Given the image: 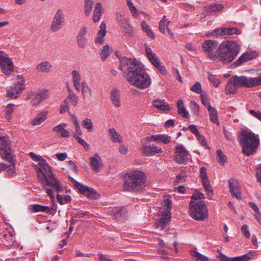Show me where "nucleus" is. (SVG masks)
<instances>
[{
	"label": "nucleus",
	"instance_id": "19",
	"mask_svg": "<svg viewBox=\"0 0 261 261\" xmlns=\"http://www.w3.org/2000/svg\"><path fill=\"white\" fill-rule=\"evenodd\" d=\"M90 165L96 172H99L102 167V160L99 155L96 153L89 159Z\"/></svg>",
	"mask_w": 261,
	"mask_h": 261
},
{
	"label": "nucleus",
	"instance_id": "28",
	"mask_svg": "<svg viewBox=\"0 0 261 261\" xmlns=\"http://www.w3.org/2000/svg\"><path fill=\"white\" fill-rule=\"evenodd\" d=\"M106 25L104 22H102L100 25V30L98 32L97 37L95 39V42L96 43L102 44L103 42V38L106 36L107 33Z\"/></svg>",
	"mask_w": 261,
	"mask_h": 261
},
{
	"label": "nucleus",
	"instance_id": "21",
	"mask_svg": "<svg viewBox=\"0 0 261 261\" xmlns=\"http://www.w3.org/2000/svg\"><path fill=\"white\" fill-rule=\"evenodd\" d=\"M142 153L146 156H153L156 153H161L163 149L161 147L153 145H145L142 148Z\"/></svg>",
	"mask_w": 261,
	"mask_h": 261
},
{
	"label": "nucleus",
	"instance_id": "15",
	"mask_svg": "<svg viewBox=\"0 0 261 261\" xmlns=\"http://www.w3.org/2000/svg\"><path fill=\"white\" fill-rule=\"evenodd\" d=\"M87 33L88 29L87 27H82L80 28L76 38V43L80 48H85L88 45Z\"/></svg>",
	"mask_w": 261,
	"mask_h": 261
},
{
	"label": "nucleus",
	"instance_id": "53",
	"mask_svg": "<svg viewBox=\"0 0 261 261\" xmlns=\"http://www.w3.org/2000/svg\"><path fill=\"white\" fill-rule=\"evenodd\" d=\"M60 113L61 114H64L69 110V102L67 100L65 99L60 106Z\"/></svg>",
	"mask_w": 261,
	"mask_h": 261
},
{
	"label": "nucleus",
	"instance_id": "25",
	"mask_svg": "<svg viewBox=\"0 0 261 261\" xmlns=\"http://www.w3.org/2000/svg\"><path fill=\"white\" fill-rule=\"evenodd\" d=\"M72 79L73 85L75 89L80 92L81 90V75L79 71L77 70H73L72 73Z\"/></svg>",
	"mask_w": 261,
	"mask_h": 261
},
{
	"label": "nucleus",
	"instance_id": "22",
	"mask_svg": "<svg viewBox=\"0 0 261 261\" xmlns=\"http://www.w3.org/2000/svg\"><path fill=\"white\" fill-rule=\"evenodd\" d=\"M53 67V66L50 62L44 61L37 64L36 69L39 72L48 73L51 71Z\"/></svg>",
	"mask_w": 261,
	"mask_h": 261
},
{
	"label": "nucleus",
	"instance_id": "1",
	"mask_svg": "<svg viewBox=\"0 0 261 261\" xmlns=\"http://www.w3.org/2000/svg\"><path fill=\"white\" fill-rule=\"evenodd\" d=\"M31 158L36 162H38V165L33 164V166L38 174L39 181L43 186L46 193L52 200H55V193H57V199L61 205L69 203L71 198L68 195H62L59 193L63 191V186L55 177L51 170L50 167L46 161L41 156L33 152L29 153Z\"/></svg>",
	"mask_w": 261,
	"mask_h": 261
},
{
	"label": "nucleus",
	"instance_id": "36",
	"mask_svg": "<svg viewBox=\"0 0 261 261\" xmlns=\"http://www.w3.org/2000/svg\"><path fill=\"white\" fill-rule=\"evenodd\" d=\"M29 209L33 213H37L39 212H47L50 210V208L48 206L39 204H32L30 206Z\"/></svg>",
	"mask_w": 261,
	"mask_h": 261
},
{
	"label": "nucleus",
	"instance_id": "51",
	"mask_svg": "<svg viewBox=\"0 0 261 261\" xmlns=\"http://www.w3.org/2000/svg\"><path fill=\"white\" fill-rule=\"evenodd\" d=\"M190 107L192 112L195 115H198L199 114V107L197 103L194 101H191L190 103Z\"/></svg>",
	"mask_w": 261,
	"mask_h": 261
},
{
	"label": "nucleus",
	"instance_id": "11",
	"mask_svg": "<svg viewBox=\"0 0 261 261\" xmlns=\"http://www.w3.org/2000/svg\"><path fill=\"white\" fill-rule=\"evenodd\" d=\"M65 17L63 10L61 8L58 9L53 19L50 27L51 32H56L59 31L64 25L65 23Z\"/></svg>",
	"mask_w": 261,
	"mask_h": 261
},
{
	"label": "nucleus",
	"instance_id": "13",
	"mask_svg": "<svg viewBox=\"0 0 261 261\" xmlns=\"http://www.w3.org/2000/svg\"><path fill=\"white\" fill-rule=\"evenodd\" d=\"M72 180L73 183L76 188L87 197L93 199H96L99 198V194L94 189L85 186L73 179Z\"/></svg>",
	"mask_w": 261,
	"mask_h": 261
},
{
	"label": "nucleus",
	"instance_id": "38",
	"mask_svg": "<svg viewBox=\"0 0 261 261\" xmlns=\"http://www.w3.org/2000/svg\"><path fill=\"white\" fill-rule=\"evenodd\" d=\"M141 26L143 31L146 33V35L152 39L154 38V34L150 27L147 24L145 21H143L141 23Z\"/></svg>",
	"mask_w": 261,
	"mask_h": 261
},
{
	"label": "nucleus",
	"instance_id": "37",
	"mask_svg": "<svg viewBox=\"0 0 261 261\" xmlns=\"http://www.w3.org/2000/svg\"><path fill=\"white\" fill-rule=\"evenodd\" d=\"M101 16V5L100 3L96 4L93 16V20L96 22L99 20Z\"/></svg>",
	"mask_w": 261,
	"mask_h": 261
},
{
	"label": "nucleus",
	"instance_id": "16",
	"mask_svg": "<svg viewBox=\"0 0 261 261\" xmlns=\"http://www.w3.org/2000/svg\"><path fill=\"white\" fill-rule=\"evenodd\" d=\"M200 177L203 186L205 189L207 195L210 197L212 196L213 191L208 179L206 168L205 167H202L200 169Z\"/></svg>",
	"mask_w": 261,
	"mask_h": 261
},
{
	"label": "nucleus",
	"instance_id": "27",
	"mask_svg": "<svg viewBox=\"0 0 261 261\" xmlns=\"http://www.w3.org/2000/svg\"><path fill=\"white\" fill-rule=\"evenodd\" d=\"M220 259L221 261H249V259L246 254L241 256L229 257L224 254L221 253L220 254Z\"/></svg>",
	"mask_w": 261,
	"mask_h": 261
},
{
	"label": "nucleus",
	"instance_id": "58",
	"mask_svg": "<svg viewBox=\"0 0 261 261\" xmlns=\"http://www.w3.org/2000/svg\"><path fill=\"white\" fill-rule=\"evenodd\" d=\"M13 158H12V162H10L11 164L9 165H5V168H4V169L7 170L9 173L10 174H13L15 172V168L14 166V163L13 162Z\"/></svg>",
	"mask_w": 261,
	"mask_h": 261
},
{
	"label": "nucleus",
	"instance_id": "17",
	"mask_svg": "<svg viewBox=\"0 0 261 261\" xmlns=\"http://www.w3.org/2000/svg\"><path fill=\"white\" fill-rule=\"evenodd\" d=\"M230 192L233 197L240 199L242 198L241 187L237 180L230 178L228 180Z\"/></svg>",
	"mask_w": 261,
	"mask_h": 261
},
{
	"label": "nucleus",
	"instance_id": "45",
	"mask_svg": "<svg viewBox=\"0 0 261 261\" xmlns=\"http://www.w3.org/2000/svg\"><path fill=\"white\" fill-rule=\"evenodd\" d=\"M93 1H85V14L88 16L90 14L93 7Z\"/></svg>",
	"mask_w": 261,
	"mask_h": 261
},
{
	"label": "nucleus",
	"instance_id": "52",
	"mask_svg": "<svg viewBox=\"0 0 261 261\" xmlns=\"http://www.w3.org/2000/svg\"><path fill=\"white\" fill-rule=\"evenodd\" d=\"M208 78L215 87H218L219 86L220 82L216 75L209 73Z\"/></svg>",
	"mask_w": 261,
	"mask_h": 261
},
{
	"label": "nucleus",
	"instance_id": "48",
	"mask_svg": "<svg viewBox=\"0 0 261 261\" xmlns=\"http://www.w3.org/2000/svg\"><path fill=\"white\" fill-rule=\"evenodd\" d=\"M74 138L76 139V140L81 145H82L86 150H89L90 148V145L87 143L84 139H83L80 137L76 136V134H75L74 136Z\"/></svg>",
	"mask_w": 261,
	"mask_h": 261
},
{
	"label": "nucleus",
	"instance_id": "35",
	"mask_svg": "<svg viewBox=\"0 0 261 261\" xmlns=\"http://www.w3.org/2000/svg\"><path fill=\"white\" fill-rule=\"evenodd\" d=\"M116 19L117 22L121 28L130 23L128 19L120 13H116Z\"/></svg>",
	"mask_w": 261,
	"mask_h": 261
},
{
	"label": "nucleus",
	"instance_id": "64",
	"mask_svg": "<svg viewBox=\"0 0 261 261\" xmlns=\"http://www.w3.org/2000/svg\"><path fill=\"white\" fill-rule=\"evenodd\" d=\"M256 177L257 180L261 184V163L258 165L256 167Z\"/></svg>",
	"mask_w": 261,
	"mask_h": 261
},
{
	"label": "nucleus",
	"instance_id": "57",
	"mask_svg": "<svg viewBox=\"0 0 261 261\" xmlns=\"http://www.w3.org/2000/svg\"><path fill=\"white\" fill-rule=\"evenodd\" d=\"M241 231L244 234L245 237L247 238H249L250 233L249 230V228L247 225L243 224L241 228Z\"/></svg>",
	"mask_w": 261,
	"mask_h": 261
},
{
	"label": "nucleus",
	"instance_id": "10",
	"mask_svg": "<svg viewBox=\"0 0 261 261\" xmlns=\"http://www.w3.org/2000/svg\"><path fill=\"white\" fill-rule=\"evenodd\" d=\"M0 65L3 72L9 75L14 71V64L12 59L3 51H0Z\"/></svg>",
	"mask_w": 261,
	"mask_h": 261
},
{
	"label": "nucleus",
	"instance_id": "62",
	"mask_svg": "<svg viewBox=\"0 0 261 261\" xmlns=\"http://www.w3.org/2000/svg\"><path fill=\"white\" fill-rule=\"evenodd\" d=\"M196 136L197 137L198 141L202 145L208 147L207 142L202 135L199 134V135Z\"/></svg>",
	"mask_w": 261,
	"mask_h": 261
},
{
	"label": "nucleus",
	"instance_id": "6",
	"mask_svg": "<svg viewBox=\"0 0 261 261\" xmlns=\"http://www.w3.org/2000/svg\"><path fill=\"white\" fill-rule=\"evenodd\" d=\"M203 199L204 195L200 192H196L191 197L190 214L192 218L197 221H201L207 217L208 210Z\"/></svg>",
	"mask_w": 261,
	"mask_h": 261
},
{
	"label": "nucleus",
	"instance_id": "31",
	"mask_svg": "<svg viewBox=\"0 0 261 261\" xmlns=\"http://www.w3.org/2000/svg\"><path fill=\"white\" fill-rule=\"evenodd\" d=\"M48 112L44 111L40 113L36 117L32 120L31 124L33 125H38L45 120Z\"/></svg>",
	"mask_w": 261,
	"mask_h": 261
},
{
	"label": "nucleus",
	"instance_id": "56",
	"mask_svg": "<svg viewBox=\"0 0 261 261\" xmlns=\"http://www.w3.org/2000/svg\"><path fill=\"white\" fill-rule=\"evenodd\" d=\"M42 100L40 98L39 94L36 93L33 95L32 99L31 100L32 105L35 106L39 105Z\"/></svg>",
	"mask_w": 261,
	"mask_h": 261
},
{
	"label": "nucleus",
	"instance_id": "5",
	"mask_svg": "<svg viewBox=\"0 0 261 261\" xmlns=\"http://www.w3.org/2000/svg\"><path fill=\"white\" fill-rule=\"evenodd\" d=\"M261 85V73L256 77L235 75L228 81L226 88V94L235 93L240 87H253Z\"/></svg>",
	"mask_w": 261,
	"mask_h": 261
},
{
	"label": "nucleus",
	"instance_id": "32",
	"mask_svg": "<svg viewBox=\"0 0 261 261\" xmlns=\"http://www.w3.org/2000/svg\"><path fill=\"white\" fill-rule=\"evenodd\" d=\"M109 132L111 137V140L113 143H121L122 142V139L121 135L114 128H109Z\"/></svg>",
	"mask_w": 261,
	"mask_h": 261
},
{
	"label": "nucleus",
	"instance_id": "55",
	"mask_svg": "<svg viewBox=\"0 0 261 261\" xmlns=\"http://www.w3.org/2000/svg\"><path fill=\"white\" fill-rule=\"evenodd\" d=\"M7 95L11 99H16L19 94L10 87L9 89L7 90Z\"/></svg>",
	"mask_w": 261,
	"mask_h": 261
},
{
	"label": "nucleus",
	"instance_id": "2",
	"mask_svg": "<svg viewBox=\"0 0 261 261\" xmlns=\"http://www.w3.org/2000/svg\"><path fill=\"white\" fill-rule=\"evenodd\" d=\"M202 49L210 60L228 64L238 55L241 46L236 41H223L218 45L216 40H206L202 43Z\"/></svg>",
	"mask_w": 261,
	"mask_h": 261
},
{
	"label": "nucleus",
	"instance_id": "60",
	"mask_svg": "<svg viewBox=\"0 0 261 261\" xmlns=\"http://www.w3.org/2000/svg\"><path fill=\"white\" fill-rule=\"evenodd\" d=\"M223 8V6L219 4L211 5L208 6V9L211 11H220Z\"/></svg>",
	"mask_w": 261,
	"mask_h": 261
},
{
	"label": "nucleus",
	"instance_id": "39",
	"mask_svg": "<svg viewBox=\"0 0 261 261\" xmlns=\"http://www.w3.org/2000/svg\"><path fill=\"white\" fill-rule=\"evenodd\" d=\"M124 35L127 38L132 37L135 34V31L133 27L129 23L121 28Z\"/></svg>",
	"mask_w": 261,
	"mask_h": 261
},
{
	"label": "nucleus",
	"instance_id": "54",
	"mask_svg": "<svg viewBox=\"0 0 261 261\" xmlns=\"http://www.w3.org/2000/svg\"><path fill=\"white\" fill-rule=\"evenodd\" d=\"M191 90L197 94H200L202 92L201 84L197 82L191 88Z\"/></svg>",
	"mask_w": 261,
	"mask_h": 261
},
{
	"label": "nucleus",
	"instance_id": "59",
	"mask_svg": "<svg viewBox=\"0 0 261 261\" xmlns=\"http://www.w3.org/2000/svg\"><path fill=\"white\" fill-rule=\"evenodd\" d=\"M42 100L46 99L49 95L48 91L47 89H42L37 93Z\"/></svg>",
	"mask_w": 261,
	"mask_h": 261
},
{
	"label": "nucleus",
	"instance_id": "41",
	"mask_svg": "<svg viewBox=\"0 0 261 261\" xmlns=\"http://www.w3.org/2000/svg\"><path fill=\"white\" fill-rule=\"evenodd\" d=\"M83 127L87 129L89 132H92L94 130V126L92 119L86 118L82 122Z\"/></svg>",
	"mask_w": 261,
	"mask_h": 261
},
{
	"label": "nucleus",
	"instance_id": "49",
	"mask_svg": "<svg viewBox=\"0 0 261 261\" xmlns=\"http://www.w3.org/2000/svg\"><path fill=\"white\" fill-rule=\"evenodd\" d=\"M222 28H217L214 30L208 32L207 35H212L217 38H222Z\"/></svg>",
	"mask_w": 261,
	"mask_h": 261
},
{
	"label": "nucleus",
	"instance_id": "29",
	"mask_svg": "<svg viewBox=\"0 0 261 261\" xmlns=\"http://www.w3.org/2000/svg\"><path fill=\"white\" fill-rule=\"evenodd\" d=\"M111 99L113 104L115 107L119 108L121 106L120 91L118 90L114 89L112 90L111 92Z\"/></svg>",
	"mask_w": 261,
	"mask_h": 261
},
{
	"label": "nucleus",
	"instance_id": "3",
	"mask_svg": "<svg viewBox=\"0 0 261 261\" xmlns=\"http://www.w3.org/2000/svg\"><path fill=\"white\" fill-rule=\"evenodd\" d=\"M119 69L126 74V79L132 86L141 89L148 87L151 79L141 63L134 58H124L120 61Z\"/></svg>",
	"mask_w": 261,
	"mask_h": 261
},
{
	"label": "nucleus",
	"instance_id": "12",
	"mask_svg": "<svg viewBox=\"0 0 261 261\" xmlns=\"http://www.w3.org/2000/svg\"><path fill=\"white\" fill-rule=\"evenodd\" d=\"M145 52L146 56L149 61L155 67L163 74H166L167 73L165 67L162 65L159 59L156 55L153 53L150 48L145 46Z\"/></svg>",
	"mask_w": 261,
	"mask_h": 261
},
{
	"label": "nucleus",
	"instance_id": "50",
	"mask_svg": "<svg viewBox=\"0 0 261 261\" xmlns=\"http://www.w3.org/2000/svg\"><path fill=\"white\" fill-rule=\"evenodd\" d=\"M13 104H8L6 108V117L9 120L11 118V115L14 112Z\"/></svg>",
	"mask_w": 261,
	"mask_h": 261
},
{
	"label": "nucleus",
	"instance_id": "42",
	"mask_svg": "<svg viewBox=\"0 0 261 261\" xmlns=\"http://www.w3.org/2000/svg\"><path fill=\"white\" fill-rule=\"evenodd\" d=\"M69 93L68 95V96L65 99L66 100H67V101L69 103L71 102V104L73 106H76L77 103L78 101V97L74 94V93L70 90L69 88H68Z\"/></svg>",
	"mask_w": 261,
	"mask_h": 261
},
{
	"label": "nucleus",
	"instance_id": "30",
	"mask_svg": "<svg viewBox=\"0 0 261 261\" xmlns=\"http://www.w3.org/2000/svg\"><path fill=\"white\" fill-rule=\"evenodd\" d=\"M126 4L128 7L129 10L132 13V15L134 17H138L139 13L142 14L144 16H148L145 12L143 11L139 12L137 8L134 5L132 0H126Z\"/></svg>",
	"mask_w": 261,
	"mask_h": 261
},
{
	"label": "nucleus",
	"instance_id": "7",
	"mask_svg": "<svg viewBox=\"0 0 261 261\" xmlns=\"http://www.w3.org/2000/svg\"><path fill=\"white\" fill-rule=\"evenodd\" d=\"M146 185V176L140 170H132L125 176L124 188L127 191H141Z\"/></svg>",
	"mask_w": 261,
	"mask_h": 261
},
{
	"label": "nucleus",
	"instance_id": "8",
	"mask_svg": "<svg viewBox=\"0 0 261 261\" xmlns=\"http://www.w3.org/2000/svg\"><path fill=\"white\" fill-rule=\"evenodd\" d=\"M163 205L167 207V210L159 211V218L155 223V225L156 229L166 231L168 230V225L171 216L170 208L172 205V202L170 199H166L164 200Z\"/></svg>",
	"mask_w": 261,
	"mask_h": 261
},
{
	"label": "nucleus",
	"instance_id": "43",
	"mask_svg": "<svg viewBox=\"0 0 261 261\" xmlns=\"http://www.w3.org/2000/svg\"><path fill=\"white\" fill-rule=\"evenodd\" d=\"M126 210L124 208H117L114 212L115 217L119 220L124 218Z\"/></svg>",
	"mask_w": 261,
	"mask_h": 261
},
{
	"label": "nucleus",
	"instance_id": "4",
	"mask_svg": "<svg viewBox=\"0 0 261 261\" xmlns=\"http://www.w3.org/2000/svg\"><path fill=\"white\" fill-rule=\"evenodd\" d=\"M238 140L242 147V152L247 156L255 153L260 144L258 135L248 129L241 130L238 135Z\"/></svg>",
	"mask_w": 261,
	"mask_h": 261
},
{
	"label": "nucleus",
	"instance_id": "24",
	"mask_svg": "<svg viewBox=\"0 0 261 261\" xmlns=\"http://www.w3.org/2000/svg\"><path fill=\"white\" fill-rule=\"evenodd\" d=\"M16 80L17 81L15 82L13 86L11 87V88L16 92H18L19 94H20L21 92L25 89V81L24 79L20 75H18Z\"/></svg>",
	"mask_w": 261,
	"mask_h": 261
},
{
	"label": "nucleus",
	"instance_id": "20",
	"mask_svg": "<svg viewBox=\"0 0 261 261\" xmlns=\"http://www.w3.org/2000/svg\"><path fill=\"white\" fill-rule=\"evenodd\" d=\"M152 106L159 111L167 112L171 110L170 105L165 99L156 98L152 101Z\"/></svg>",
	"mask_w": 261,
	"mask_h": 261
},
{
	"label": "nucleus",
	"instance_id": "47",
	"mask_svg": "<svg viewBox=\"0 0 261 261\" xmlns=\"http://www.w3.org/2000/svg\"><path fill=\"white\" fill-rule=\"evenodd\" d=\"M218 161L220 164L223 165L227 161V158L221 149L217 151Z\"/></svg>",
	"mask_w": 261,
	"mask_h": 261
},
{
	"label": "nucleus",
	"instance_id": "34",
	"mask_svg": "<svg viewBox=\"0 0 261 261\" xmlns=\"http://www.w3.org/2000/svg\"><path fill=\"white\" fill-rule=\"evenodd\" d=\"M207 110L210 114V118L211 121L212 122L216 124L217 125H220L217 111L216 109L212 107H209Z\"/></svg>",
	"mask_w": 261,
	"mask_h": 261
},
{
	"label": "nucleus",
	"instance_id": "18",
	"mask_svg": "<svg viewBox=\"0 0 261 261\" xmlns=\"http://www.w3.org/2000/svg\"><path fill=\"white\" fill-rule=\"evenodd\" d=\"M257 56V53L255 51H249L244 53L234 63L236 66H239L242 63L251 60Z\"/></svg>",
	"mask_w": 261,
	"mask_h": 261
},
{
	"label": "nucleus",
	"instance_id": "61",
	"mask_svg": "<svg viewBox=\"0 0 261 261\" xmlns=\"http://www.w3.org/2000/svg\"><path fill=\"white\" fill-rule=\"evenodd\" d=\"M228 36L233 34H240V31L236 28H226Z\"/></svg>",
	"mask_w": 261,
	"mask_h": 261
},
{
	"label": "nucleus",
	"instance_id": "46",
	"mask_svg": "<svg viewBox=\"0 0 261 261\" xmlns=\"http://www.w3.org/2000/svg\"><path fill=\"white\" fill-rule=\"evenodd\" d=\"M109 46L107 44L103 47V49L100 53L101 59L104 61L109 57Z\"/></svg>",
	"mask_w": 261,
	"mask_h": 261
},
{
	"label": "nucleus",
	"instance_id": "14",
	"mask_svg": "<svg viewBox=\"0 0 261 261\" xmlns=\"http://www.w3.org/2000/svg\"><path fill=\"white\" fill-rule=\"evenodd\" d=\"M190 153L181 144H178L176 146L175 160L178 164L186 163L189 159Z\"/></svg>",
	"mask_w": 261,
	"mask_h": 261
},
{
	"label": "nucleus",
	"instance_id": "26",
	"mask_svg": "<svg viewBox=\"0 0 261 261\" xmlns=\"http://www.w3.org/2000/svg\"><path fill=\"white\" fill-rule=\"evenodd\" d=\"M171 137L162 134H158L155 135H152L150 137V140H153L159 143H163L164 144H169L171 142Z\"/></svg>",
	"mask_w": 261,
	"mask_h": 261
},
{
	"label": "nucleus",
	"instance_id": "33",
	"mask_svg": "<svg viewBox=\"0 0 261 261\" xmlns=\"http://www.w3.org/2000/svg\"><path fill=\"white\" fill-rule=\"evenodd\" d=\"M178 108V113L182 117L188 118L189 117V113L184 106V102L182 100H178L177 102Z\"/></svg>",
	"mask_w": 261,
	"mask_h": 261
},
{
	"label": "nucleus",
	"instance_id": "9",
	"mask_svg": "<svg viewBox=\"0 0 261 261\" xmlns=\"http://www.w3.org/2000/svg\"><path fill=\"white\" fill-rule=\"evenodd\" d=\"M9 142L8 137L0 136V154L3 159L8 162H11L13 154Z\"/></svg>",
	"mask_w": 261,
	"mask_h": 261
},
{
	"label": "nucleus",
	"instance_id": "44",
	"mask_svg": "<svg viewBox=\"0 0 261 261\" xmlns=\"http://www.w3.org/2000/svg\"><path fill=\"white\" fill-rule=\"evenodd\" d=\"M170 22V20L167 19L161 20L159 22V29L160 31L163 34L166 33L165 29H167Z\"/></svg>",
	"mask_w": 261,
	"mask_h": 261
},
{
	"label": "nucleus",
	"instance_id": "40",
	"mask_svg": "<svg viewBox=\"0 0 261 261\" xmlns=\"http://www.w3.org/2000/svg\"><path fill=\"white\" fill-rule=\"evenodd\" d=\"M83 98L85 99L86 98L88 94L91 95V90L85 81H83L81 84V90Z\"/></svg>",
	"mask_w": 261,
	"mask_h": 261
},
{
	"label": "nucleus",
	"instance_id": "23",
	"mask_svg": "<svg viewBox=\"0 0 261 261\" xmlns=\"http://www.w3.org/2000/svg\"><path fill=\"white\" fill-rule=\"evenodd\" d=\"M67 124L65 123H61L53 128V131L56 133H59L60 136L63 138H68L70 136V132L65 129Z\"/></svg>",
	"mask_w": 261,
	"mask_h": 261
},
{
	"label": "nucleus",
	"instance_id": "63",
	"mask_svg": "<svg viewBox=\"0 0 261 261\" xmlns=\"http://www.w3.org/2000/svg\"><path fill=\"white\" fill-rule=\"evenodd\" d=\"M195 257L197 258V261H208L207 257L199 252L196 253Z\"/></svg>",
	"mask_w": 261,
	"mask_h": 261
}]
</instances>
